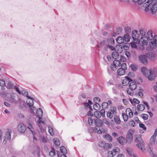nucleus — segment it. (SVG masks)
<instances>
[{
  "mask_svg": "<svg viewBox=\"0 0 157 157\" xmlns=\"http://www.w3.org/2000/svg\"><path fill=\"white\" fill-rule=\"evenodd\" d=\"M143 7L145 8V11L147 12L151 10L152 14H154L157 10V0H148L143 4Z\"/></svg>",
  "mask_w": 157,
  "mask_h": 157,
  "instance_id": "obj_1",
  "label": "nucleus"
},
{
  "mask_svg": "<svg viewBox=\"0 0 157 157\" xmlns=\"http://www.w3.org/2000/svg\"><path fill=\"white\" fill-rule=\"evenodd\" d=\"M142 72L146 77H147L149 80H154V77L151 76L152 72L151 70L150 71L144 67H143L141 68Z\"/></svg>",
  "mask_w": 157,
  "mask_h": 157,
  "instance_id": "obj_2",
  "label": "nucleus"
},
{
  "mask_svg": "<svg viewBox=\"0 0 157 157\" xmlns=\"http://www.w3.org/2000/svg\"><path fill=\"white\" fill-rule=\"evenodd\" d=\"M94 122L96 126L95 127V131L97 132L98 134H100L102 133L100 128L98 129V128L102 127L103 125V121L99 119H96L94 120Z\"/></svg>",
  "mask_w": 157,
  "mask_h": 157,
  "instance_id": "obj_3",
  "label": "nucleus"
},
{
  "mask_svg": "<svg viewBox=\"0 0 157 157\" xmlns=\"http://www.w3.org/2000/svg\"><path fill=\"white\" fill-rule=\"evenodd\" d=\"M136 142L137 143L136 145L140 150L143 151L145 150L144 146L145 144L143 141L142 138L140 136H138L136 138Z\"/></svg>",
  "mask_w": 157,
  "mask_h": 157,
  "instance_id": "obj_4",
  "label": "nucleus"
},
{
  "mask_svg": "<svg viewBox=\"0 0 157 157\" xmlns=\"http://www.w3.org/2000/svg\"><path fill=\"white\" fill-rule=\"evenodd\" d=\"M126 45H124L123 47L120 44H117L116 46V48L117 49V50L120 53H121L123 50L124 48L125 50H127L128 49L129 47H130V45L129 43H125Z\"/></svg>",
  "mask_w": 157,
  "mask_h": 157,
  "instance_id": "obj_5",
  "label": "nucleus"
},
{
  "mask_svg": "<svg viewBox=\"0 0 157 157\" xmlns=\"http://www.w3.org/2000/svg\"><path fill=\"white\" fill-rule=\"evenodd\" d=\"M134 133V130L131 129L129 130L126 136V140L129 142H131L133 139V135Z\"/></svg>",
  "mask_w": 157,
  "mask_h": 157,
  "instance_id": "obj_6",
  "label": "nucleus"
},
{
  "mask_svg": "<svg viewBox=\"0 0 157 157\" xmlns=\"http://www.w3.org/2000/svg\"><path fill=\"white\" fill-rule=\"evenodd\" d=\"M147 58L146 54L145 55H141L138 57V59L140 62L144 65H147Z\"/></svg>",
  "mask_w": 157,
  "mask_h": 157,
  "instance_id": "obj_7",
  "label": "nucleus"
},
{
  "mask_svg": "<svg viewBox=\"0 0 157 157\" xmlns=\"http://www.w3.org/2000/svg\"><path fill=\"white\" fill-rule=\"evenodd\" d=\"M119 149L117 147H116L112 151H109L108 153V157H113L115 155L117 152L119 151Z\"/></svg>",
  "mask_w": 157,
  "mask_h": 157,
  "instance_id": "obj_8",
  "label": "nucleus"
},
{
  "mask_svg": "<svg viewBox=\"0 0 157 157\" xmlns=\"http://www.w3.org/2000/svg\"><path fill=\"white\" fill-rule=\"evenodd\" d=\"M22 94L23 95L26 96L27 98L29 99H30L32 100V101L34 100V99L33 98L30 97L28 95V93L27 91H25L24 90L23 93L21 94ZM28 104L29 105V107L31 108L33 106V101H32V102L30 103L29 102L28 103Z\"/></svg>",
  "mask_w": 157,
  "mask_h": 157,
  "instance_id": "obj_9",
  "label": "nucleus"
},
{
  "mask_svg": "<svg viewBox=\"0 0 157 157\" xmlns=\"http://www.w3.org/2000/svg\"><path fill=\"white\" fill-rule=\"evenodd\" d=\"M17 129L20 132L24 133L25 132L26 128L24 124L20 123L18 125Z\"/></svg>",
  "mask_w": 157,
  "mask_h": 157,
  "instance_id": "obj_10",
  "label": "nucleus"
},
{
  "mask_svg": "<svg viewBox=\"0 0 157 157\" xmlns=\"http://www.w3.org/2000/svg\"><path fill=\"white\" fill-rule=\"evenodd\" d=\"M145 54L147 58L151 60L154 61L156 58V55L153 52H150Z\"/></svg>",
  "mask_w": 157,
  "mask_h": 157,
  "instance_id": "obj_11",
  "label": "nucleus"
},
{
  "mask_svg": "<svg viewBox=\"0 0 157 157\" xmlns=\"http://www.w3.org/2000/svg\"><path fill=\"white\" fill-rule=\"evenodd\" d=\"M117 140L120 144L122 145L125 144L127 142V140L122 136L119 137Z\"/></svg>",
  "mask_w": 157,
  "mask_h": 157,
  "instance_id": "obj_12",
  "label": "nucleus"
},
{
  "mask_svg": "<svg viewBox=\"0 0 157 157\" xmlns=\"http://www.w3.org/2000/svg\"><path fill=\"white\" fill-rule=\"evenodd\" d=\"M132 80L128 77H126L122 81V85L124 86H127L131 82H132Z\"/></svg>",
  "mask_w": 157,
  "mask_h": 157,
  "instance_id": "obj_13",
  "label": "nucleus"
},
{
  "mask_svg": "<svg viewBox=\"0 0 157 157\" xmlns=\"http://www.w3.org/2000/svg\"><path fill=\"white\" fill-rule=\"evenodd\" d=\"M11 131L10 129H9L7 130V131L6 132V135L4 137L3 142L5 141V143H6V139H7V140H10L11 139Z\"/></svg>",
  "mask_w": 157,
  "mask_h": 157,
  "instance_id": "obj_14",
  "label": "nucleus"
},
{
  "mask_svg": "<svg viewBox=\"0 0 157 157\" xmlns=\"http://www.w3.org/2000/svg\"><path fill=\"white\" fill-rule=\"evenodd\" d=\"M36 114L40 119H41L43 116V111L41 109L38 108L36 110Z\"/></svg>",
  "mask_w": 157,
  "mask_h": 157,
  "instance_id": "obj_15",
  "label": "nucleus"
},
{
  "mask_svg": "<svg viewBox=\"0 0 157 157\" xmlns=\"http://www.w3.org/2000/svg\"><path fill=\"white\" fill-rule=\"evenodd\" d=\"M134 31H135L136 33H137V31L136 30H134L132 31V38L133 39L134 42L135 44H138L140 42V40L137 39L136 38V36H134V34L135 33Z\"/></svg>",
  "mask_w": 157,
  "mask_h": 157,
  "instance_id": "obj_16",
  "label": "nucleus"
},
{
  "mask_svg": "<svg viewBox=\"0 0 157 157\" xmlns=\"http://www.w3.org/2000/svg\"><path fill=\"white\" fill-rule=\"evenodd\" d=\"M108 44L110 45H113L115 44V41L114 39L112 38L107 39L106 40Z\"/></svg>",
  "mask_w": 157,
  "mask_h": 157,
  "instance_id": "obj_17",
  "label": "nucleus"
},
{
  "mask_svg": "<svg viewBox=\"0 0 157 157\" xmlns=\"http://www.w3.org/2000/svg\"><path fill=\"white\" fill-rule=\"evenodd\" d=\"M116 40L118 44H122L124 42V38L123 37L121 36H119L117 37Z\"/></svg>",
  "mask_w": 157,
  "mask_h": 157,
  "instance_id": "obj_18",
  "label": "nucleus"
},
{
  "mask_svg": "<svg viewBox=\"0 0 157 157\" xmlns=\"http://www.w3.org/2000/svg\"><path fill=\"white\" fill-rule=\"evenodd\" d=\"M129 86L130 89L132 90H135L137 87L136 84L134 82H131L129 83Z\"/></svg>",
  "mask_w": 157,
  "mask_h": 157,
  "instance_id": "obj_19",
  "label": "nucleus"
},
{
  "mask_svg": "<svg viewBox=\"0 0 157 157\" xmlns=\"http://www.w3.org/2000/svg\"><path fill=\"white\" fill-rule=\"evenodd\" d=\"M148 37L147 38V40H151L153 38L152 32L151 30H149L147 32Z\"/></svg>",
  "mask_w": 157,
  "mask_h": 157,
  "instance_id": "obj_20",
  "label": "nucleus"
},
{
  "mask_svg": "<svg viewBox=\"0 0 157 157\" xmlns=\"http://www.w3.org/2000/svg\"><path fill=\"white\" fill-rule=\"evenodd\" d=\"M125 70L122 68H120L117 71V74L120 75H123L125 73Z\"/></svg>",
  "mask_w": 157,
  "mask_h": 157,
  "instance_id": "obj_21",
  "label": "nucleus"
},
{
  "mask_svg": "<svg viewBox=\"0 0 157 157\" xmlns=\"http://www.w3.org/2000/svg\"><path fill=\"white\" fill-rule=\"evenodd\" d=\"M139 30L140 33L142 35V37L141 38V39H143V38H145L146 32L145 30L142 28H140Z\"/></svg>",
  "mask_w": 157,
  "mask_h": 157,
  "instance_id": "obj_22",
  "label": "nucleus"
},
{
  "mask_svg": "<svg viewBox=\"0 0 157 157\" xmlns=\"http://www.w3.org/2000/svg\"><path fill=\"white\" fill-rule=\"evenodd\" d=\"M113 64L114 65V67H118L120 66L121 65V62L120 61L116 59L113 61Z\"/></svg>",
  "mask_w": 157,
  "mask_h": 157,
  "instance_id": "obj_23",
  "label": "nucleus"
},
{
  "mask_svg": "<svg viewBox=\"0 0 157 157\" xmlns=\"http://www.w3.org/2000/svg\"><path fill=\"white\" fill-rule=\"evenodd\" d=\"M123 38H124V40L126 42H128L130 40L131 37L128 35V34L126 33L124 35Z\"/></svg>",
  "mask_w": 157,
  "mask_h": 157,
  "instance_id": "obj_24",
  "label": "nucleus"
},
{
  "mask_svg": "<svg viewBox=\"0 0 157 157\" xmlns=\"http://www.w3.org/2000/svg\"><path fill=\"white\" fill-rule=\"evenodd\" d=\"M60 151L63 154L62 155H66L67 153V149L64 146H61L60 147Z\"/></svg>",
  "mask_w": 157,
  "mask_h": 157,
  "instance_id": "obj_25",
  "label": "nucleus"
},
{
  "mask_svg": "<svg viewBox=\"0 0 157 157\" xmlns=\"http://www.w3.org/2000/svg\"><path fill=\"white\" fill-rule=\"evenodd\" d=\"M112 56L113 58L114 59H118L119 57L118 53L116 52H113L112 53Z\"/></svg>",
  "mask_w": 157,
  "mask_h": 157,
  "instance_id": "obj_26",
  "label": "nucleus"
},
{
  "mask_svg": "<svg viewBox=\"0 0 157 157\" xmlns=\"http://www.w3.org/2000/svg\"><path fill=\"white\" fill-rule=\"evenodd\" d=\"M93 107L94 109L96 110H99L101 107L100 105L98 103H95L93 105Z\"/></svg>",
  "mask_w": 157,
  "mask_h": 157,
  "instance_id": "obj_27",
  "label": "nucleus"
},
{
  "mask_svg": "<svg viewBox=\"0 0 157 157\" xmlns=\"http://www.w3.org/2000/svg\"><path fill=\"white\" fill-rule=\"evenodd\" d=\"M137 108L138 110L143 111L144 109L145 106L143 104H139L137 105Z\"/></svg>",
  "mask_w": 157,
  "mask_h": 157,
  "instance_id": "obj_28",
  "label": "nucleus"
},
{
  "mask_svg": "<svg viewBox=\"0 0 157 157\" xmlns=\"http://www.w3.org/2000/svg\"><path fill=\"white\" fill-rule=\"evenodd\" d=\"M109 110L110 111L113 112V113L114 115H116L117 113L116 111L117 110V108L115 107L112 106L110 108Z\"/></svg>",
  "mask_w": 157,
  "mask_h": 157,
  "instance_id": "obj_29",
  "label": "nucleus"
},
{
  "mask_svg": "<svg viewBox=\"0 0 157 157\" xmlns=\"http://www.w3.org/2000/svg\"><path fill=\"white\" fill-rule=\"evenodd\" d=\"M112 147L111 144L105 143L103 148L105 149H108Z\"/></svg>",
  "mask_w": 157,
  "mask_h": 157,
  "instance_id": "obj_30",
  "label": "nucleus"
},
{
  "mask_svg": "<svg viewBox=\"0 0 157 157\" xmlns=\"http://www.w3.org/2000/svg\"><path fill=\"white\" fill-rule=\"evenodd\" d=\"M84 105L85 106L84 108L86 110H87L88 108L89 109L91 108V110H93L91 106L87 102H84Z\"/></svg>",
  "mask_w": 157,
  "mask_h": 157,
  "instance_id": "obj_31",
  "label": "nucleus"
},
{
  "mask_svg": "<svg viewBox=\"0 0 157 157\" xmlns=\"http://www.w3.org/2000/svg\"><path fill=\"white\" fill-rule=\"evenodd\" d=\"M101 106L103 109H107L109 107L108 103L106 102H103L101 105Z\"/></svg>",
  "mask_w": 157,
  "mask_h": 157,
  "instance_id": "obj_32",
  "label": "nucleus"
},
{
  "mask_svg": "<svg viewBox=\"0 0 157 157\" xmlns=\"http://www.w3.org/2000/svg\"><path fill=\"white\" fill-rule=\"evenodd\" d=\"M115 122L117 124H120L121 123V120L119 116H116L114 117Z\"/></svg>",
  "mask_w": 157,
  "mask_h": 157,
  "instance_id": "obj_33",
  "label": "nucleus"
},
{
  "mask_svg": "<svg viewBox=\"0 0 157 157\" xmlns=\"http://www.w3.org/2000/svg\"><path fill=\"white\" fill-rule=\"evenodd\" d=\"M53 141L56 145L59 146L60 145V142L59 140L57 138H54Z\"/></svg>",
  "mask_w": 157,
  "mask_h": 157,
  "instance_id": "obj_34",
  "label": "nucleus"
},
{
  "mask_svg": "<svg viewBox=\"0 0 157 157\" xmlns=\"http://www.w3.org/2000/svg\"><path fill=\"white\" fill-rule=\"evenodd\" d=\"M94 115L95 117L97 118V119H99V118H100L101 117L100 113L99 111H96L94 112Z\"/></svg>",
  "mask_w": 157,
  "mask_h": 157,
  "instance_id": "obj_35",
  "label": "nucleus"
},
{
  "mask_svg": "<svg viewBox=\"0 0 157 157\" xmlns=\"http://www.w3.org/2000/svg\"><path fill=\"white\" fill-rule=\"evenodd\" d=\"M156 138L153 136H151L150 139V143L152 144H154L155 142Z\"/></svg>",
  "mask_w": 157,
  "mask_h": 157,
  "instance_id": "obj_36",
  "label": "nucleus"
},
{
  "mask_svg": "<svg viewBox=\"0 0 157 157\" xmlns=\"http://www.w3.org/2000/svg\"><path fill=\"white\" fill-rule=\"evenodd\" d=\"M49 154L50 156L52 157H53L56 155V153L55 151L54 148H52Z\"/></svg>",
  "mask_w": 157,
  "mask_h": 157,
  "instance_id": "obj_37",
  "label": "nucleus"
},
{
  "mask_svg": "<svg viewBox=\"0 0 157 157\" xmlns=\"http://www.w3.org/2000/svg\"><path fill=\"white\" fill-rule=\"evenodd\" d=\"M130 67L131 69L134 71H136L138 68L136 65L133 64L131 65Z\"/></svg>",
  "mask_w": 157,
  "mask_h": 157,
  "instance_id": "obj_38",
  "label": "nucleus"
},
{
  "mask_svg": "<svg viewBox=\"0 0 157 157\" xmlns=\"http://www.w3.org/2000/svg\"><path fill=\"white\" fill-rule=\"evenodd\" d=\"M105 138L107 140H109V142L112 141V137L108 134H107L105 135Z\"/></svg>",
  "mask_w": 157,
  "mask_h": 157,
  "instance_id": "obj_39",
  "label": "nucleus"
},
{
  "mask_svg": "<svg viewBox=\"0 0 157 157\" xmlns=\"http://www.w3.org/2000/svg\"><path fill=\"white\" fill-rule=\"evenodd\" d=\"M146 0H133V2H137L138 3L139 5H141L145 2Z\"/></svg>",
  "mask_w": 157,
  "mask_h": 157,
  "instance_id": "obj_40",
  "label": "nucleus"
},
{
  "mask_svg": "<svg viewBox=\"0 0 157 157\" xmlns=\"http://www.w3.org/2000/svg\"><path fill=\"white\" fill-rule=\"evenodd\" d=\"M48 132L52 136L54 134V133L53 132V128L51 127L48 126Z\"/></svg>",
  "mask_w": 157,
  "mask_h": 157,
  "instance_id": "obj_41",
  "label": "nucleus"
},
{
  "mask_svg": "<svg viewBox=\"0 0 157 157\" xmlns=\"http://www.w3.org/2000/svg\"><path fill=\"white\" fill-rule=\"evenodd\" d=\"M124 29L127 33L129 34L130 33L131 31V28L128 26L124 28Z\"/></svg>",
  "mask_w": 157,
  "mask_h": 157,
  "instance_id": "obj_42",
  "label": "nucleus"
},
{
  "mask_svg": "<svg viewBox=\"0 0 157 157\" xmlns=\"http://www.w3.org/2000/svg\"><path fill=\"white\" fill-rule=\"evenodd\" d=\"M122 116L123 118L124 121H127L128 119V115L125 113H122Z\"/></svg>",
  "mask_w": 157,
  "mask_h": 157,
  "instance_id": "obj_43",
  "label": "nucleus"
},
{
  "mask_svg": "<svg viewBox=\"0 0 157 157\" xmlns=\"http://www.w3.org/2000/svg\"><path fill=\"white\" fill-rule=\"evenodd\" d=\"M90 110L88 111L87 113V115L88 116H93L94 114H93L92 111L93 110H91V108L89 109Z\"/></svg>",
  "mask_w": 157,
  "mask_h": 157,
  "instance_id": "obj_44",
  "label": "nucleus"
},
{
  "mask_svg": "<svg viewBox=\"0 0 157 157\" xmlns=\"http://www.w3.org/2000/svg\"><path fill=\"white\" fill-rule=\"evenodd\" d=\"M113 113L110 112H108L107 113V116L110 119H111L113 117Z\"/></svg>",
  "mask_w": 157,
  "mask_h": 157,
  "instance_id": "obj_45",
  "label": "nucleus"
},
{
  "mask_svg": "<svg viewBox=\"0 0 157 157\" xmlns=\"http://www.w3.org/2000/svg\"><path fill=\"white\" fill-rule=\"evenodd\" d=\"M6 85L4 81L3 80L0 79V86H1L3 87Z\"/></svg>",
  "mask_w": 157,
  "mask_h": 157,
  "instance_id": "obj_46",
  "label": "nucleus"
},
{
  "mask_svg": "<svg viewBox=\"0 0 157 157\" xmlns=\"http://www.w3.org/2000/svg\"><path fill=\"white\" fill-rule=\"evenodd\" d=\"M14 88L16 90V91L18 92L19 94L23 93V92H24V90H22L21 91H20V90H19L18 88L16 86H15Z\"/></svg>",
  "mask_w": 157,
  "mask_h": 157,
  "instance_id": "obj_47",
  "label": "nucleus"
},
{
  "mask_svg": "<svg viewBox=\"0 0 157 157\" xmlns=\"http://www.w3.org/2000/svg\"><path fill=\"white\" fill-rule=\"evenodd\" d=\"M121 68H122L123 69H125V70H126L127 69V65L126 63H123L121 64Z\"/></svg>",
  "mask_w": 157,
  "mask_h": 157,
  "instance_id": "obj_48",
  "label": "nucleus"
},
{
  "mask_svg": "<svg viewBox=\"0 0 157 157\" xmlns=\"http://www.w3.org/2000/svg\"><path fill=\"white\" fill-rule=\"evenodd\" d=\"M133 90H130L128 88H127V91L128 94H130V95L132 96L133 95V92H133Z\"/></svg>",
  "mask_w": 157,
  "mask_h": 157,
  "instance_id": "obj_49",
  "label": "nucleus"
},
{
  "mask_svg": "<svg viewBox=\"0 0 157 157\" xmlns=\"http://www.w3.org/2000/svg\"><path fill=\"white\" fill-rule=\"evenodd\" d=\"M142 115H143L142 118L144 120H147L148 117V116L146 114H142Z\"/></svg>",
  "mask_w": 157,
  "mask_h": 157,
  "instance_id": "obj_50",
  "label": "nucleus"
},
{
  "mask_svg": "<svg viewBox=\"0 0 157 157\" xmlns=\"http://www.w3.org/2000/svg\"><path fill=\"white\" fill-rule=\"evenodd\" d=\"M117 33L118 34H120L121 32V31L122 30V27H119L117 28Z\"/></svg>",
  "mask_w": 157,
  "mask_h": 157,
  "instance_id": "obj_51",
  "label": "nucleus"
},
{
  "mask_svg": "<svg viewBox=\"0 0 157 157\" xmlns=\"http://www.w3.org/2000/svg\"><path fill=\"white\" fill-rule=\"evenodd\" d=\"M93 120L91 117L88 118V122L90 125H92L93 124Z\"/></svg>",
  "mask_w": 157,
  "mask_h": 157,
  "instance_id": "obj_52",
  "label": "nucleus"
},
{
  "mask_svg": "<svg viewBox=\"0 0 157 157\" xmlns=\"http://www.w3.org/2000/svg\"><path fill=\"white\" fill-rule=\"evenodd\" d=\"M139 127L141 128H143L145 130H146V127L145 126L144 124L143 123H140Z\"/></svg>",
  "mask_w": 157,
  "mask_h": 157,
  "instance_id": "obj_53",
  "label": "nucleus"
},
{
  "mask_svg": "<svg viewBox=\"0 0 157 157\" xmlns=\"http://www.w3.org/2000/svg\"><path fill=\"white\" fill-rule=\"evenodd\" d=\"M30 127H31V128H33L32 125V124H31L29 123V127H28V128L29 129H30V131H31L32 133L33 134V135H34L35 134V132H34L33 131H32L31 130Z\"/></svg>",
  "mask_w": 157,
  "mask_h": 157,
  "instance_id": "obj_54",
  "label": "nucleus"
},
{
  "mask_svg": "<svg viewBox=\"0 0 157 157\" xmlns=\"http://www.w3.org/2000/svg\"><path fill=\"white\" fill-rule=\"evenodd\" d=\"M94 101L95 103H97V101H100L101 100L100 98L98 97H95L94 98L93 100Z\"/></svg>",
  "mask_w": 157,
  "mask_h": 157,
  "instance_id": "obj_55",
  "label": "nucleus"
},
{
  "mask_svg": "<svg viewBox=\"0 0 157 157\" xmlns=\"http://www.w3.org/2000/svg\"><path fill=\"white\" fill-rule=\"evenodd\" d=\"M105 143L103 141L99 142L98 143V145L101 147H103L104 146Z\"/></svg>",
  "mask_w": 157,
  "mask_h": 157,
  "instance_id": "obj_56",
  "label": "nucleus"
},
{
  "mask_svg": "<svg viewBox=\"0 0 157 157\" xmlns=\"http://www.w3.org/2000/svg\"><path fill=\"white\" fill-rule=\"evenodd\" d=\"M110 67L113 71H115L117 69V67H114V65H113V63L111 64Z\"/></svg>",
  "mask_w": 157,
  "mask_h": 157,
  "instance_id": "obj_57",
  "label": "nucleus"
},
{
  "mask_svg": "<svg viewBox=\"0 0 157 157\" xmlns=\"http://www.w3.org/2000/svg\"><path fill=\"white\" fill-rule=\"evenodd\" d=\"M107 46H108V47L109 48H110L112 51L115 50H116V46L115 47H114L111 45H107Z\"/></svg>",
  "mask_w": 157,
  "mask_h": 157,
  "instance_id": "obj_58",
  "label": "nucleus"
},
{
  "mask_svg": "<svg viewBox=\"0 0 157 157\" xmlns=\"http://www.w3.org/2000/svg\"><path fill=\"white\" fill-rule=\"evenodd\" d=\"M156 44V43H155L154 42H153L152 41L150 42L149 43V44L151 47H154V45H155V46Z\"/></svg>",
  "mask_w": 157,
  "mask_h": 157,
  "instance_id": "obj_59",
  "label": "nucleus"
},
{
  "mask_svg": "<svg viewBox=\"0 0 157 157\" xmlns=\"http://www.w3.org/2000/svg\"><path fill=\"white\" fill-rule=\"evenodd\" d=\"M133 101L136 104H139L140 103V101L137 99L133 98Z\"/></svg>",
  "mask_w": 157,
  "mask_h": 157,
  "instance_id": "obj_60",
  "label": "nucleus"
},
{
  "mask_svg": "<svg viewBox=\"0 0 157 157\" xmlns=\"http://www.w3.org/2000/svg\"><path fill=\"white\" fill-rule=\"evenodd\" d=\"M105 109H103L100 110L99 112L100 113V114H101V116H104L105 114Z\"/></svg>",
  "mask_w": 157,
  "mask_h": 157,
  "instance_id": "obj_61",
  "label": "nucleus"
},
{
  "mask_svg": "<svg viewBox=\"0 0 157 157\" xmlns=\"http://www.w3.org/2000/svg\"><path fill=\"white\" fill-rule=\"evenodd\" d=\"M125 55L128 58H129L131 56L130 53L128 51H126L125 52Z\"/></svg>",
  "mask_w": 157,
  "mask_h": 157,
  "instance_id": "obj_62",
  "label": "nucleus"
},
{
  "mask_svg": "<svg viewBox=\"0 0 157 157\" xmlns=\"http://www.w3.org/2000/svg\"><path fill=\"white\" fill-rule=\"evenodd\" d=\"M129 124L132 127H134L135 125V123L133 121H130Z\"/></svg>",
  "mask_w": 157,
  "mask_h": 157,
  "instance_id": "obj_63",
  "label": "nucleus"
},
{
  "mask_svg": "<svg viewBox=\"0 0 157 157\" xmlns=\"http://www.w3.org/2000/svg\"><path fill=\"white\" fill-rule=\"evenodd\" d=\"M153 38V41L155 43H156L157 44V35H155Z\"/></svg>",
  "mask_w": 157,
  "mask_h": 157,
  "instance_id": "obj_64",
  "label": "nucleus"
}]
</instances>
